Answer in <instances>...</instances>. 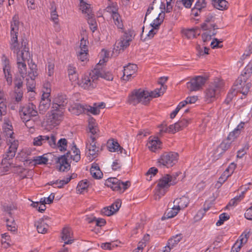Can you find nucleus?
I'll return each mask as SVG.
<instances>
[{
    "instance_id": "nucleus-1",
    "label": "nucleus",
    "mask_w": 252,
    "mask_h": 252,
    "mask_svg": "<svg viewBox=\"0 0 252 252\" xmlns=\"http://www.w3.org/2000/svg\"><path fill=\"white\" fill-rule=\"evenodd\" d=\"M148 91L142 89L134 90L128 96V102L133 105L141 103L147 105L149 103Z\"/></svg>"
},
{
    "instance_id": "nucleus-2",
    "label": "nucleus",
    "mask_w": 252,
    "mask_h": 252,
    "mask_svg": "<svg viewBox=\"0 0 252 252\" xmlns=\"http://www.w3.org/2000/svg\"><path fill=\"white\" fill-rule=\"evenodd\" d=\"M222 88V83L219 80L211 83L206 90L205 98L207 103L214 101L220 93Z\"/></svg>"
},
{
    "instance_id": "nucleus-3",
    "label": "nucleus",
    "mask_w": 252,
    "mask_h": 252,
    "mask_svg": "<svg viewBox=\"0 0 252 252\" xmlns=\"http://www.w3.org/2000/svg\"><path fill=\"white\" fill-rule=\"evenodd\" d=\"M178 154L175 152L164 153L158 158V166L159 167H172L177 162Z\"/></svg>"
},
{
    "instance_id": "nucleus-4",
    "label": "nucleus",
    "mask_w": 252,
    "mask_h": 252,
    "mask_svg": "<svg viewBox=\"0 0 252 252\" xmlns=\"http://www.w3.org/2000/svg\"><path fill=\"white\" fill-rule=\"evenodd\" d=\"M19 114L21 119L25 120V119L34 118L35 120H39L36 106L32 103H29L20 106Z\"/></svg>"
},
{
    "instance_id": "nucleus-5",
    "label": "nucleus",
    "mask_w": 252,
    "mask_h": 252,
    "mask_svg": "<svg viewBox=\"0 0 252 252\" xmlns=\"http://www.w3.org/2000/svg\"><path fill=\"white\" fill-rule=\"evenodd\" d=\"M134 34V31L128 30L124 32L121 36L120 41L116 42L114 50L116 51H124L129 45V42L132 41Z\"/></svg>"
},
{
    "instance_id": "nucleus-6",
    "label": "nucleus",
    "mask_w": 252,
    "mask_h": 252,
    "mask_svg": "<svg viewBox=\"0 0 252 252\" xmlns=\"http://www.w3.org/2000/svg\"><path fill=\"white\" fill-rule=\"evenodd\" d=\"M105 185L113 190L121 191L123 189L122 192H123L130 186V182L129 181L124 182L116 178H109L106 181Z\"/></svg>"
},
{
    "instance_id": "nucleus-7",
    "label": "nucleus",
    "mask_w": 252,
    "mask_h": 252,
    "mask_svg": "<svg viewBox=\"0 0 252 252\" xmlns=\"http://www.w3.org/2000/svg\"><path fill=\"white\" fill-rule=\"evenodd\" d=\"M50 113H48L47 123L51 125H58L63 118L64 111L56 108H52Z\"/></svg>"
},
{
    "instance_id": "nucleus-8",
    "label": "nucleus",
    "mask_w": 252,
    "mask_h": 252,
    "mask_svg": "<svg viewBox=\"0 0 252 252\" xmlns=\"http://www.w3.org/2000/svg\"><path fill=\"white\" fill-rule=\"evenodd\" d=\"M168 174H165L163 177L160 179L156 187V194L160 198L163 196L167 191V189L171 185V180L168 178Z\"/></svg>"
},
{
    "instance_id": "nucleus-9",
    "label": "nucleus",
    "mask_w": 252,
    "mask_h": 252,
    "mask_svg": "<svg viewBox=\"0 0 252 252\" xmlns=\"http://www.w3.org/2000/svg\"><path fill=\"white\" fill-rule=\"evenodd\" d=\"M56 136L51 134L50 135H39L33 139V145L34 146H41L43 143L47 142L52 148L56 147Z\"/></svg>"
},
{
    "instance_id": "nucleus-10",
    "label": "nucleus",
    "mask_w": 252,
    "mask_h": 252,
    "mask_svg": "<svg viewBox=\"0 0 252 252\" xmlns=\"http://www.w3.org/2000/svg\"><path fill=\"white\" fill-rule=\"evenodd\" d=\"M206 80L207 78L204 77L196 76L187 83V87L190 91L199 90L205 84Z\"/></svg>"
},
{
    "instance_id": "nucleus-11",
    "label": "nucleus",
    "mask_w": 252,
    "mask_h": 252,
    "mask_svg": "<svg viewBox=\"0 0 252 252\" xmlns=\"http://www.w3.org/2000/svg\"><path fill=\"white\" fill-rule=\"evenodd\" d=\"M70 155V152H68L66 154L55 158V161L58 164L57 168L60 171H65L70 169V165L67 161V158Z\"/></svg>"
},
{
    "instance_id": "nucleus-12",
    "label": "nucleus",
    "mask_w": 252,
    "mask_h": 252,
    "mask_svg": "<svg viewBox=\"0 0 252 252\" xmlns=\"http://www.w3.org/2000/svg\"><path fill=\"white\" fill-rule=\"evenodd\" d=\"M9 142L11 144L8 151L3 155V159H2V164H6L7 160H10L14 157L18 146V141L17 140L11 141L10 139Z\"/></svg>"
},
{
    "instance_id": "nucleus-13",
    "label": "nucleus",
    "mask_w": 252,
    "mask_h": 252,
    "mask_svg": "<svg viewBox=\"0 0 252 252\" xmlns=\"http://www.w3.org/2000/svg\"><path fill=\"white\" fill-rule=\"evenodd\" d=\"M30 71L29 72L28 76L31 78V81L32 82V87L29 86L30 82L28 81L27 83V90L28 92H32L33 89L34 88V78L38 75L37 72L36 65L34 63L32 64L30 66Z\"/></svg>"
},
{
    "instance_id": "nucleus-14",
    "label": "nucleus",
    "mask_w": 252,
    "mask_h": 252,
    "mask_svg": "<svg viewBox=\"0 0 252 252\" xmlns=\"http://www.w3.org/2000/svg\"><path fill=\"white\" fill-rule=\"evenodd\" d=\"M92 77V71L89 75H85L82 79V82L80 84L81 86L86 89L95 88L96 86L95 82L96 80H93Z\"/></svg>"
},
{
    "instance_id": "nucleus-15",
    "label": "nucleus",
    "mask_w": 252,
    "mask_h": 252,
    "mask_svg": "<svg viewBox=\"0 0 252 252\" xmlns=\"http://www.w3.org/2000/svg\"><path fill=\"white\" fill-rule=\"evenodd\" d=\"M207 6V2L205 0H198L194 7L191 9V15L197 17L200 13L204 11Z\"/></svg>"
},
{
    "instance_id": "nucleus-16",
    "label": "nucleus",
    "mask_w": 252,
    "mask_h": 252,
    "mask_svg": "<svg viewBox=\"0 0 252 252\" xmlns=\"http://www.w3.org/2000/svg\"><path fill=\"white\" fill-rule=\"evenodd\" d=\"M124 68L122 78L124 80L128 81L137 70V66L135 64L129 63L127 65L124 66Z\"/></svg>"
},
{
    "instance_id": "nucleus-17",
    "label": "nucleus",
    "mask_w": 252,
    "mask_h": 252,
    "mask_svg": "<svg viewBox=\"0 0 252 252\" xmlns=\"http://www.w3.org/2000/svg\"><path fill=\"white\" fill-rule=\"evenodd\" d=\"M28 44V40L25 38L21 39V45L23 49L21 51L19 49L16 51L17 54L18 53L19 55L21 56V60H24L25 59L31 58V55L29 52V48L27 46Z\"/></svg>"
},
{
    "instance_id": "nucleus-18",
    "label": "nucleus",
    "mask_w": 252,
    "mask_h": 252,
    "mask_svg": "<svg viewBox=\"0 0 252 252\" xmlns=\"http://www.w3.org/2000/svg\"><path fill=\"white\" fill-rule=\"evenodd\" d=\"M66 96L63 94L58 95L54 99L52 108L63 109L64 111V106L67 104Z\"/></svg>"
},
{
    "instance_id": "nucleus-19",
    "label": "nucleus",
    "mask_w": 252,
    "mask_h": 252,
    "mask_svg": "<svg viewBox=\"0 0 252 252\" xmlns=\"http://www.w3.org/2000/svg\"><path fill=\"white\" fill-rule=\"evenodd\" d=\"M250 231L247 232L245 231L241 235L240 237H242L240 241L241 243H235L232 247L231 252H238L240 251L243 243H246L247 242L248 239L250 237Z\"/></svg>"
},
{
    "instance_id": "nucleus-20",
    "label": "nucleus",
    "mask_w": 252,
    "mask_h": 252,
    "mask_svg": "<svg viewBox=\"0 0 252 252\" xmlns=\"http://www.w3.org/2000/svg\"><path fill=\"white\" fill-rule=\"evenodd\" d=\"M107 147L109 151L111 152H120V153L122 154L123 151L124 150L123 147L120 146L117 141L114 139H109L107 141Z\"/></svg>"
},
{
    "instance_id": "nucleus-21",
    "label": "nucleus",
    "mask_w": 252,
    "mask_h": 252,
    "mask_svg": "<svg viewBox=\"0 0 252 252\" xmlns=\"http://www.w3.org/2000/svg\"><path fill=\"white\" fill-rule=\"evenodd\" d=\"M189 200L188 197L183 196L179 198H176L174 200L173 203L178 207V210H181L187 207L189 203Z\"/></svg>"
},
{
    "instance_id": "nucleus-22",
    "label": "nucleus",
    "mask_w": 252,
    "mask_h": 252,
    "mask_svg": "<svg viewBox=\"0 0 252 252\" xmlns=\"http://www.w3.org/2000/svg\"><path fill=\"white\" fill-rule=\"evenodd\" d=\"M30 59L28 58V59H25L24 60H21V56L19 55V53H17V64L18 67L19 69V72L21 76H24L26 74L27 72V67L25 63L26 60H29Z\"/></svg>"
},
{
    "instance_id": "nucleus-23",
    "label": "nucleus",
    "mask_w": 252,
    "mask_h": 252,
    "mask_svg": "<svg viewBox=\"0 0 252 252\" xmlns=\"http://www.w3.org/2000/svg\"><path fill=\"white\" fill-rule=\"evenodd\" d=\"M72 233L71 229L69 228H64L62 231V239L64 241V244H70L73 242L71 239Z\"/></svg>"
},
{
    "instance_id": "nucleus-24",
    "label": "nucleus",
    "mask_w": 252,
    "mask_h": 252,
    "mask_svg": "<svg viewBox=\"0 0 252 252\" xmlns=\"http://www.w3.org/2000/svg\"><path fill=\"white\" fill-rule=\"evenodd\" d=\"M90 172L92 176L96 179H99L102 177L103 173L100 170L98 165L95 162L92 164L90 169Z\"/></svg>"
},
{
    "instance_id": "nucleus-25",
    "label": "nucleus",
    "mask_w": 252,
    "mask_h": 252,
    "mask_svg": "<svg viewBox=\"0 0 252 252\" xmlns=\"http://www.w3.org/2000/svg\"><path fill=\"white\" fill-rule=\"evenodd\" d=\"M100 73L92 74L93 80H97L99 77H101L108 81H112L113 79V75L109 71H105L104 69L100 71Z\"/></svg>"
},
{
    "instance_id": "nucleus-26",
    "label": "nucleus",
    "mask_w": 252,
    "mask_h": 252,
    "mask_svg": "<svg viewBox=\"0 0 252 252\" xmlns=\"http://www.w3.org/2000/svg\"><path fill=\"white\" fill-rule=\"evenodd\" d=\"M161 142L157 137H154L151 139L149 138V142L147 144L149 149L152 152H155L157 150L160 148Z\"/></svg>"
},
{
    "instance_id": "nucleus-27",
    "label": "nucleus",
    "mask_w": 252,
    "mask_h": 252,
    "mask_svg": "<svg viewBox=\"0 0 252 252\" xmlns=\"http://www.w3.org/2000/svg\"><path fill=\"white\" fill-rule=\"evenodd\" d=\"M36 229L38 233L44 234L47 232L49 227L48 225L44 222L43 218L40 219L35 223Z\"/></svg>"
},
{
    "instance_id": "nucleus-28",
    "label": "nucleus",
    "mask_w": 252,
    "mask_h": 252,
    "mask_svg": "<svg viewBox=\"0 0 252 252\" xmlns=\"http://www.w3.org/2000/svg\"><path fill=\"white\" fill-rule=\"evenodd\" d=\"M52 156L51 154L48 153L41 156L35 157L32 161H34L36 164H47L49 157H52Z\"/></svg>"
},
{
    "instance_id": "nucleus-29",
    "label": "nucleus",
    "mask_w": 252,
    "mask_h": 252,
    "mask_svg": "<svg viewBox=\"0 0 252 252\" xmlns=\"http://www.w3.org/2000/svg\"><path fill=\"white\" fill-rule=\"evenodd\" d=\"M212 2L214 7L219 10H223L227 8L228 2L225 0H212Z\"/></svg>"
},
{
    "instance_id": "nucleus-30",
    "label": "nucleus",
    "mask_w": 252,
    "mask_h": 252,
    "mask_svg": "<svg viewBox=\"0 0 252 252\" xmlns=\"http://www.w3.org/2000/svg\"><path fill=\"white\" fill-rule=\"evenodd\" d=\"M80 6L83 13L87 14V16H93L94 14L92 13L91 5L87 3L83 0H80Z\"/></svg>"
},
{
    "instance_id": "nucleus-31",
    "label": "nucleus",
    "mask_w": 252,
    "mask_h": 252,
    "mask_svg": "<svg viewBox=\"0 0 252 252\" xmlns=\"http://www.w3.org/2000/svg\"><path fill=\"white\" fill-rule=\"evenodd\" d=\"M215 20V17L211 13L208 14L205 18V22L201 25V28L203 30H210V24H208V23L214 22Z\"/></svg>"
},
{
    "instance_id": "nucleus-32",
    "label": "nucleus",
    "mask_w": 252,
    "mask_h": 252,
    "mask_svg": "<svg viewBox=\"0 0 252 252\" xmlns=\"http://www.w3.org/2000/svg\"><path fill=\"white\" fill-rule=\"evenodd\" d=\"M166 90L165 87H160L159 89H156L153 91H151L150 93L148 92L149 94V102L150 101L152 98H156L162 95L165 91Z\"/></svg>"
},
{
    "instance_id": "nucleus-33",
    "label": "nucleus",
    "mask_w": 252,
    "mask_h": 252,
    "mask_svg": "<svg viewBox=\"0 0 252 252\" xmlns=\"http://www.w3.org/2000/svg\"><path fill=\"white\" fill-rule=\"evenodd\" d=\"M18 32H13V34H11V49L12 50L17 51L19 49V43L18 42Z\"/></svg>"
},
{
    "instance_id": "nucleus-34",
    "label": "nucleus",
    "mask_w": 252,
    "mask_h": 252,
    "mask_svg": "<svg viewBox=\"0 0 252 252\" xmlns=\"http://www.w3.org/2000/svg\"><path fill=\"white\" fill-rule=\"evenodd\" d=\"M178 131H179V129L178 127V125L176 123L174 125H170L168 127H165V129H164V128L163 129H160L159 130V133L160 134L162 133L163 132L175 133Z\"/></svg>"
},
{
    "instance_id": "nucleus-35",
    "label": "nucleus",
    "mask_w": 252,
    "mask_h": 252,
    "mask_svg": "<svg viewBox=\"0 0 252 252\" xmlns=\"http://www.w3.org/2000/svg\"><path fill=\"white\" fill-rule=\"evenodd\" d=\"M72 113L76 115H79L85 112V105H82L80 103L75 104L72 107Z\"/></svg>"
},
{
    "instance_id": "nucleus-36",
    "label": "nucleus",
    "mask_w": 252,
    "mask_h": 252,
    "mask_svg": "<svg viewBox=\"0 0 252 252\" xmlns=\"http://www.w3.org/2000/svg\"><path fill=\"white\" fill-rule=\"evenodd\" d=\"M180 210H178V207H177L175 205L173 206L172 208V210L168 211L166 214L162 217V220H164L165 219H169L172 218L177 215L178 212Z\"/></svg>"
},
{
    "instance_id": "nucleus-37",
    "label": "nucleus",
    "mask_w": 252,
    "mask_h": 252,
    "mask_svg": "<svg viewBox=\"0 0 252 252\" xmlns=\"http://www.w3.org/2000/svg\"><path fill=\"white\" fill-rule=\"evenodd\" d=\"M51 9V18L55 23H57L58 21V15L56 11L55 3L52 1L50 3Z\"/></svg>"
},
{
    "instance_id": "nucleus-38",
    "label": "nucleus",
    "mask_w": 252,
    "mask_h": 252,
    "mask_svg": "<svg viewBox=\"0 0 252 252\" xmlns=\"http://www.w3.org/2000/svg\"><path fill=\"white\" fill-rule=\"evenodd\" d=\"M182 234L181 233L172 236L168 241V245H171V247H173L175 245L177 244L182 239Z\"/></svg>"
},
{
    "instance_id": "nucleus-39",
    "label": "nucleus",
    "mask_w": 252,
    "mask_h": 252,
    "mask_svg": "<svg viewBox=\"0 0 252 252\" xmlns=\"http://www.w3.org/2000/svg\"><path fill=\"white\" fill-rule=\"evenodd\" d=\"M231 144V142H230L227 139L224 140L220 143L217 150L218 151L221 150V152L220 153L222 154L230 148Z\"/></svg>"
},
{
    "instance_id": "nucleus-40",
    "label": "nucleus",
    "mask_w": 252,
    "mask_h": 252,
    "mask_svg": "<svg viewBox=\"0 0 252 252\" xmlns=\"http://www.w3.org/2000/svg\"><path fill=\"white\" fill-rule=\"evenodd\" d=\"M24 76H17L14 79V83L15 85L14 90H22L23 86V79Z\"/></svg>"
},
{
    "instance_id": "nucleus-41",
    "label": "nucleus",
    "mask_w": 252,
    "mask_h": 252,
    "mask_svg": "<svg viewBox=\"0 0 252 252\" xmlns=\"http://www.w3.org/2000/svg\"><path fill=\"white\" fill-rule=\"evenodd\" d=\"M106 62L104 59L102 60H100L99 63L95 65V68L94 70H92V74H96L100 73V71L101 70L104 69L103 67V64Z\"/></svg>"
},
{
    "instance_id": "nucleus-42",
    "label": "nucleus",
    "mask_w": 252,
    "mask_h": 252,
    "mask_svg": "<svg viewBox=\"0 0 252 252\" xmlns=\"http://www.w3.org/2000/svg\"><path fill=\"white\" fill-rule=\"evenodd\" d=\"M72 150L73 151V155H71V158L74 161L78 162L80 159V151L78 148L76 147V145L74 144Z\"/></svg>"
},
{
    "instance_id": "nucleus-43",
    "label": "nucleus",
    "mask_w": 252,
    "mask_h": 252,
    "mask_svg": "<svg viewBox=\"0 0 252 252\" xmlns=\"http://www.w3.org/2000/svg\"><path fill=\"white\" fill-rule=\"evenodd\" d=\"M88 23L90 25L91 30L94 32L97 29V24L94 15L93 16H88Z\"/></svg>"
},
{
    "instance_id": "nucleus-44",
    "label": "nucleus",
    "mask_w": 252,
    "mask_h": 252,
    "mask_svg": "<svg viewBox=\"0 0 252 252\" xmlns=\"http://www.w3.org/2000/svg\"><path fill=\"white\" fill-rule=\"evenodd\" d=\"M19 23L18 17L16 16H14L13 17V20L11 24V34H13V32H18Z\"/></svg>"
},
{
    "instance_id": "nucleus-45",
    "label": "nucleus",
    "mask_w": 252,
    "mask_h": 252,
    "mask_svg": "<svg viewBox=\"0 0 252 252\" xmlns=\"http://www.w3.org/2000/svg\"><path fill=\"white\" fill-rule=\"evenodd\" d=\"M113 19L115 24L119 29H122L123 24L122 20L120 19V15L118 13H114V15H112Z\"/></svg>"
},
{
    "instance_id": "nucleus-46",
    "label": "nucleus",
    "mask_w": 252,
    "mask_h": 252,
    "mask_svg": "<svg viewBox=\"0 0 252 252\" xmlns=\"http://www.w3.org/2000/svg\"><path fill=\"white\" fill-rule=\"evenodd\" d=\"M85 111L90 112L93 115H97L100 113V110L96 107V103H94L93 106L85 105Z\"/></svg>"
},
{
    "instance_id": "nucleus-47",
    "label": "nucleus",
    "mask_w": 252,
    "mask_h": 252,
    "mask_svg": "<svg viewBox=\"0 0 252 252\" xmlns=\"http://www.w3.org/2000/svg\"><path fill=\"white\" fill-rule=\"evenodd\" d=\"M197 100V97L196 96L188 97L186 100L180 102L179 103L181 107H185L187 104H192L195 103Z\"/></svg>"
},
{
    "instance_id": "nucleus-48",
    "label": "nucleus",
    "mask_w": 252,
    "mask_h": 252,
    "mask_svg": "<svg viewBox=\"0 0 252 252\" xmlns=\"http://www.w3.org/2000/svg\"><path fill=\"white\" fill-rule=\"evenodd\" d=\"M67 143V142L65 138H61L59 140L55 148H59L61 151H64L66 149Z\"/></svg>"
},
{
    "instance_id": "nucleus-49",
    "label": "nucleus",
    "mask_w": 252,
    "mask_h": 252,
    "mask_svg": "<svg viewBox=\"0 0 252 252\" xmlns=\"http://www.w3.org/2000/svg\"><path fill=\"white\" fill-rule=\"evenodd\" d=\"M88 187V182L86 181H80L77 187V191L79 192V193H82V192L87 189Z\"/></svg>"
},
{
    "instance_id": "nucleus-50",
    "label": "nucleus",
    "mask_w": 252,
    "mask_h": 252,
    "mask_svg": "<svg viewBox=\"0 0 252 252\" xmlns=\"http://www.w3.org/2000/svg\"><path fill=\"white\" fill-rule=\"evenodd\" d=\"M11 69L3 70L5 78L6 80L7 84L9 86H11L12 83V77L10 71Z\"/></svg>"
},
{
    "instance_id": "nucleus-51",
    "label": "nucleus",
    "mask_w": 252,
    "mask_h": 252,
    "mask_svg": "<svg viewBox=\"0 0 252 252\" xmlns=\"http://www.w3.org/2000/svg\"><path fill=\"white\" fill-rule=\"evenodd\" d=\"M87 148L89 149V154L93 157H96L97 155V152L98 151V149H96L95 143L93 144H90L89 147H88V144L86 146Z\"/></svg>"
},
{
    "instance_id": "nucleus-52",
    "label": "nucleus",
    "mask_w": 252,
    "mask_h": 252,
    "mask_svg": "<svg viewBox=\"0 0 252 252\" xmlns=\"http://www.w3.org/2000/svg\"><path fill=\"white\" fill-rule=\"evenodd\" d=\"M252 74V65L249 63L244 68L242 75L245 76V79H248ZM245 80V78L244 79Z\"/></svg>"
},
{
    "instance_id": "nucleus-53",
    "label": "nucleus",
    "mask_w": 252,
    "mask_h": 252,
    "mask_svg": "<svg viewBox=\"0 0 252 252\" xmlns=\"http://www.w3.org/2000/svg\"><path fill=\"white\" fill-rule=\"evenodd\" d=\"M22 121L25 123V126L29 128H32L34 127V122L39 121V120H36L35 118H28L27 119H21Z\"/></svg>"
},
{
    "instance_id": "nucleus-54",
    "label": "nucleus",
    "mask_w": 252,
    "mask_h": 252,
    "mask_svg": "<svg viewBox=\"0 0 252 252\" xmlns=\"http://www.w3.org/2000/svg\"><path fill=\"white\" fill-rule=\"evenodd\" d=\"M1 62L3 66V70L11 69L9 60L5 55L2 56Z\"/></svg>"
},
{
    "instance_id": "nucleus-55",
    "label": "nucleus",
    "mask_w": 252,
    "mask_h": 252,
    "mask_svg": "<svg viewBox=\"0 0 252 252\" xmlns=\"http://www.w3.org/2000/svg\"><path fill=\"white\" fill-rule=\"evenodd\" d=\"M229 218V216L226 213H223L221 214L219 216V220L216 222V225H221L223 223L224 221L228 220Z\"/></svg>"
},
{
    "instance_id": "nucleus-56",
    "label": "nucleus",
    "mask_w": 252,
    "mask_h": 252,
    "mask_svg": "<svg viewBox=\"0 0 252 252\" xmlns=\"http://www.w3.org/2000/svg\"><path fill=\"white\" fill-rule=\"evenodd\" d=\"M144 27L143 26L142 27V33L141 34V40H143L144 41H146V39L148 38V39H151L152 38H153L154 37V36L157 33V32L155 31V30H154L153 29H151L149 32V33L147 35V36L144 38V39H143V32H144Z\"/></svg>"
},
{
    "instance_id": "nucleus-57",
    "label": "nucleus",
    "mask_w": 252,
    "mask_h": 252,
    "mask_svg": "<svg viewBox=\"0 0 252 252\" xmlns=\"http://www.w3.org/2000/svg\"><path fill=\"white\" fill-rule=\"evenodd\" d=\"M89 223H92L94 221L96 222V225L97 226H102L106 223V221L104 219L101 218L97 219L94 217L93 219L88 220Z\"/></svg>"
},
{
    "instance_id": "nucleus-58",
    "label": "nucleus",
    "mask_w": 252,
    "mask_h": 252,
    "mask_svg": "<svg viewBox=\"0 0 252 252\" xmlns=\"http://www.w3.org/2000/svg\"><path fill=\"white\" fill-rule=\"evenodd\" d=\"M7 107L5 101H0V120L2 119V116L6 114Z\"/></svg>"
},
{
    "instance_id": "nucleus-59",
    "label": "nucleus",
    "mask_w": 252,
    "mask_h": 252,
    "mask_svg": "<svg viewBox=\"0 0 252 252\" xmlns=\"http://www.w3.org/2000/svg\"><path fill=\"white\" fill-rule=\"evenodd\" d=\"M77 57L78 60L81 62H86L88 61V52H83V51H80L78 54Z\"/></svg>"
},
{
    "instance_id": "nucleus-60",
    "label": "nucleus",
    "mask_w": 252,
    "mask_h": 252,
    "mask_svg": "<svg viewBox=\"0 0 252 252\" xmlns=\"http://www.w3.org/2000/svg\"><path fill=\"white\" fill-rule=\"evenodd\" d=\"M218 28L216 24H211L210 27L209 34L206 35V39L208 36H209V39H211V37L213 36H215L217 34V32L215 30L216 29H218Z\"/></svg>"
},
{
    "instance_id": "nucleus-61",
    "label": "nucleus",
    "mask_w": 252,
    "mask_h": 252,
    "mask_svg": "<svg viewBox=\"0 0 252 252\" xmlns=\"http://www.w3.org/2000/svg\"><path fill=\"white\" fill-rule=\"evenodd\" d=\"M252 87V84L251 83H248L244 86L241 87H238V89H241V93L245 95H246L250 91V89Z\"/></svg>"
},
{
    "instance_id": "nucleus-62",
    "label": "nucleus",
    "mask_w": 252,
    "mask_h": 252,
    "mask_svg": "<svg viewBox=\"0 0 252 252\" xmlns=\"http://www.w3.org/2000/svg\"><path fill=\"white\" fill-rule=\"evenodd\" d=\"M245 79V75H242V74H241V75L238 78V79L236 80V81H235V86H238V88L239 87V86H240V87H241L242 86H243V85H244V84L246 82L247 80L248 79Z\"/></svg>"
},
{
    "instance_id": "nucleus-63",
    "label": "nucleus",
    "mask_w": 252,
    "mask_h": 252,
    "mask_svg": "<svg viewBox=\"0 0 252 252\" xmlns=\"http://www.w3.org/2000/svg\"><path fill=\"white\" fill-rule=\"evenodd\" d=\"M121 201L120 199L116 200L109 207L112 209L115 213L117 212L121 206Z\"/></svg>"
},
{
    "instance_id": "nucleus-64",
    "label": "nucleus",
    "mask_w": 252,
    "mask_h": 252,
    "mask_svg": "<svg viewBox=\"0 0 252 252\" xmlns=\"http://www.w3.org/2000/svg\"><path fill=\"white\" fill-rule=\"evenodd\" d=\"M240 134V132H238L237 129H234L233 131L230 132L229 135H228L227 139L229 141L231 140H234L235 138H236Z\"/></svg>"
}]
</instances>
